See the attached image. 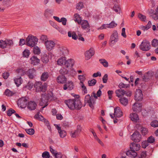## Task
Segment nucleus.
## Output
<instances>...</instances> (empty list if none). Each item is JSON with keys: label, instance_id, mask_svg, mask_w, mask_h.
Wrapping results in <instances>:
<instances>
[{"label": "nucleus", "instance_id": "obj_1", "mask_svg": "<svg viewBox=\"0 0 158 158\" xmlns=\"http://www.w3.org/2000/svg\"><path fill=\"white\" fill-rule=\"evenodd\" d=\"M74 98L65 100V103L68 107L71 110H79L82 107V104L80 100V97L78 95H75Z\"/></svg>", "mask_w": 158, "mask_h": 158}, {"label": "nucleus", "instance_id": "obj_2", "mask_svg": "<svg viewBox=\"0 0 158 158\" xmlns=\"http://www.w3.org/2000/svg\"><path fill=\"white\" fill-rule=\"evenodd\" d=\"M38 39L35 36L31 35H29L26 39V44L28 46L33 47L36 44Z\"/></svg>", "mask_w": 158, "mask_h": 158}, {"label": "nucleus", "instance_id": "obj_3", "mask_svg": "<svg viewBox=\"0 0 158 158\" xmlns=\"http://www.w3.org/2000/svg\"><path fill=\"white\" fill-rule=\"evenodd\" d=\"M84 106H85L86 103L88 104L89 106L93 109L94 107V105L95 104V100L92 96H90L89 94L86 95L84 99Z\"/></svg>", "mask_w": 158, "mask_h": 158}, {"label": "nucleus", "instance_id": "obj_4", "mask_svg": "<svg viewBox=\"0 0 158 158\" xmlns=\"http://www.w3.org/2000/svg\"><path fill=\"white\" fill-rule=\"evenodd\" d=\"M47 84L45 83L43 85H42L41 82H37L34 84V87L36 91L38 92L42 91L44 92L46 90Z\"/></svg>", "mask_w": 158, "mask_h": 158}, {"label": "nucleus", "instance_id": "obj_5", "mask_svg": "<svg viewBox=\"0 0 158 158\" xmlns=\"http://www.w3.org/2000/svg\"><path fill=\"white\" fill-rule=\"evenodd\" d=\"M151 47L149 41L147 40H144L141 44L139 48L143 51H147L150 49Z\"/></svg>", "mask_w": 158, "mask_h": 158}, {"label": "nucleus", "instance_id": "obj_6", "mask_svg": "<svg viewBox=\"0 0 158 158\" xmlns=\"http://www.w3.org/2000/svg\"><path fill=\"white\" fill-rule=\"evenodd\" d=\"M27 100L25 97H22L19 98L17 102L18 106L22 108L26 107Z\"/></svg>", "mask_w": 158, "mask_h": 158}, {"label": "nucleus", "instance_id": "obj_7", "mask_svg": "<svg viewBox=\"0 0 158 158\" xmlns=\"http://www.w3.org/2000/svg\"><path fill=\"white\" fill-rule=\"evenodd\" d=\"M141 135L137 131H135L131 135V139L135 142H139L141 140Z\"/></svg>", "mask_w": 158, "mask_h": 158}, {"label": "nucleus", "instance_id": "obj_8", "mask_svg": "<svg viewBox=\"0 0 158 158\" xmlns=\"http://www.w3.org/2000/svg\"><path fill=\"white\" fill-rule=\"evenodd\" d=\"M82 131V127L80 125H78L77 129L73 132H71V136L72 138H76L79 136Z\"/></svg>", "mask_w": 158, "mask_h": 158}, {"label": "nucleus", "instance_id": "obj_9", "mask_svg": "<svg viewBox=\"0 0 158 158\" xmlns=\"http://www.w3.org/2000/svg\"><path fill=\"white\" fill-rule=\"evenodd\" d=\"M118 32L114 30L110 36V42L112 44H114L118 41Z\"/></svg>", "mask_w": 158, "mask_h": 158}, {"label": "nucleus", "instance_id": "obj_10", "mask_svg": "<svg viewBox=\"0 0 158 158\" xmlns=\"http://www.w3.org/2000/svg\"><path fill=\"white\" fill-rule=\"evenodd\" d=\"M48 97L46 95H43L40 100V104L42 106H43V108L46 106L48 105Z\"/></svg>", "mask_w": 158, "mask_h": 158}, {"label": "nucleus", "instance_id": "obj_11", "mask_svg": "<svg viewBox=\"0 0 158 158\" xmlns=\"http://www.w3.org/2000/svg\"><path fill=\"white\" fill-rule=\"evenodd\" d=\"M154 75V72L152 71H149L145 73L143 77V80L145 81H148L151 79Z\"/></svg>", "mask_w": 158, "mask_h": 158}, {"label": "nucleus", "instance_id": "obj_12", "mask_svg": "<svg viewBox=\"0 0 158 158\" xmlns=\"http://www.w3.org/2000/svg\"><path fill=\"white\" fill-rule=\"evenodd\" d=\"M143 96L142 91L140 89L136 90L135 95V99L136 101H141L143 98Z\"/></svg>", "mask_w": 158, "mask_h": 158}, {"label": "nucleus", "instance_id": "obj_13", "mask_svg": "<svg viewBox=\"0 0 158 158\" xmlns=\"http://www.w3.org/2000/svg\"><path fill=\"white\" fill-rule=\"evenodd\" d=\"M46 48L48 51L51 50L55 45V43L52 40H47L45 42Z\"/></svg>", "mask_w": 158, "mask_h": 158}, {"label": "nucleus", "instance_id": "obj_14", "mask_svg": "<svg viewBox=\"0 0 158 158\" xmlns=\"http://www.w3.org/2000/svg\"><path fill=\"white\" fill-rule=\"evenodd\" d=\"M142 104L139 102H135L133 105L132 109L134 112H139L142 110Z\"/></svg>", "mask_w": 158, "mask_h": 158}, {"label": "nucleus", "instance_id": "obj_15", "mask_svg": "<svg viewBox=\"0 0 158 158\" xmlns=\"http://www.w3.org/2000/svg\"><path fill=\"white\" fill-rule=\"evenodd\" d=\"M94 52L93 48H90L85 54V59L87 60L89 59L94 55Z\"/></svg>", "mask_w": 158, "mask_h": 158}, {"label": "nucleus", "instance_id": "obj_16", "mask_svg": "<svg viewBox=\"0 0 158 158\" xmlns=\"http://www.w3.org/2000/svg\"><path fill=\"white\" fill-rule=\"evenodd\" d=\"M81 27L83 30L87 29L90 30V26L88 22L86 20H82L80 24Z\"/></svg>", "mask_w": 158, "mask_h": 158}, {"label": "nucleus", "instance_id": "obj_17", "mask_svg": "<svg viewBox=\"0 0 158 158\" xmlns=\"http://www.w3.org/2000/svg\"><path fill=\"white\" fill-rule=\"evenodd\" d=\"M74 88V85L73 82L71 81H69L66 84H65L63 86V89L64 90L68 89L69 90H71Z\"/></svg>", "mask_w": 158, "mask_h": 158}, {"label": "nucleus", "instance_id": "obj_18", "mask_svg": "<svg viewBox=\"0 0 158 158\" xmlns=\"http://www.w3.org/2000/svg\"><path fill=\"white\" fill-rule=\"evenodd\" d=\"M37 106V104L34 101H30L28 102L27 107L28 109L30 110H35Z\"/></svg>", "mask_w": 158, "mask_h": 158}, {"label": "nucleus", "instance_id": "obj_19", "mask_svg": "<svg viewBox=\"0 0 158 158\" xmlns=\"http://www.w3.org/2000/svg\"><path fill=\"white\" fill-rule=\"evenodd\" d=\"M114 116L118 118L120 117L123 115L122 112L119 107H117L114 109Z\"/></svg>", "mask_w": 158, "mask_h": 158}, {"label": "nucleus", "instance_id": "obj_20", "mask_svg": "<svg viewBox=\"0 0 158 158\" xmlns=\"http://www.w3.org/2000/svg\"><path fill=\"white\" fill-rule=\"evenodd\" d=\"M150 16L155 20L158 19V13L156 11L153 9H151L149 12Z\"/></svg>", "mask_w": 158, "mask_h": 158}, {"label": "nucleus", "instance_id": "obj_21", "mask_svg": "<svg viewBox=\"0 0 158 158\" xmlns=\"http://www.w3.org/2000/svg\"><path fill=\"white\" fill-rule=\"evenodd\" d=\"M57 126L56 128L58 131V132L59 134L60 137L64 138L66 136L67 133L64 130H62L61 127H59L58 125H56Z\"/></svg>", "mask_w": 158, "mask_h": 158}, {"label": "nucleus", "instance_id": "obj_22", "mask_svg": "<svg viewBox=\"0 0 158 158\" xmlns=\"http://www.w3.org/2000/svg\"><path fill=\"white\" fill-rule=\"evenodd\" d=\"M67 81V78L64 75H61L59 76L57 78V82L60 83H65Z\"/></svg>", "mask_w": 158, "mask_h": 158}, {"label": "nucleus", "instance_id": "obj_23", "mask_svg": "<svg viewBox=\"0 0 158 158\" xmlns=\"http://www.w3.org/2000/svg\"><path fill=\"white\" fill-rule=\"evenodd\" d=\"M74 64V60L73 59H69L67 60H66L65 62L64 65L67 68H71Z\"/></svg>", "mask_w": 158, "mask_h": 158}, {"label": "nucleus", "instance_id": "obj_24", "mask_svg": "<svg viewBox=\"0 0 158 158\" xmlns=\"http://www.w3.org/2000/svg\"><path fill=\"white\" fill-rule=\"evenodd\" d=\"M140 146L138 143H131L130 145V148L131 149L135 150V151L139 150L140 148Z\"/></svg>", "mask_w": 158, "mask_h": 158}, {"label": "nucleus", "instance_id": "obj_25", "mask_svg": "<svg viewBox=\"0 0 158 158\" xmlns=\"http://www.w3.org/2000/svg\"><path fill=\"white\" fill-rule=\"evenodd\" d=\"M135 150L131 149L127 151L126 154L130 157L135 158L137 156V153L135 152Z\"/></svg>", "mask_w": 158, "mask_h": 158}, {"label": "nucleus", "instance_id": "obj_26", "mask_svg": "<svg viewBox=\"0 0 158 158\" xmlns=\"http://www.w3.org/2000/svg\"><path fill=\"white\" fill-rule=\"evenodd\" d=\"M14 81L15 84L17 87L19 86L22 83L23 81V80L21 76L15 78Z\"/></svg>", "mask_w": 158, "mask_h": 158}, {"label": "nucleus", "instance_id": "obj_27", "mask_svg": "<svg viewBox=\"0 0 158 158\" xmlns=\"http://www.w3.org/2000/svg\"><path fill=\"white\" fill-rule=\"evenodd\" d=\"M130 118L131 120L135 122H137L139 119L138 115L135 113L130 114Z\"/></svg>", "mask_w": 158, "mask_h": 158}, {"label": "nucleus", "instance_id": "obj_28", "mask_svg": "<svg viewBox=\"0 0 158 158\" xmlns=\"http://www.w3.org/2000/svg\"><path fill=\"white\" fill-rule=\"evenodd\" d=\"M31 63L33 65H36L40 62V60L36 56H32L31 58Z\"/></svg>", "mask_w": 158, "mask_h": 158}, {"label": "nucleus", "instance_id": "obj_29", "mask_svg": "<svg viewBox=\"0 0 158 158\" xmlns=\"http://www.w3.org/2000/svg\"><path fill=\"white\" fill-rule=\"evenodd\" d=\"M115 93L116 94V96L120 98L121 96H123L125 93V91L123 89H119L115 91Z\"/></svg>", "mask_w": 158, "mask_h": 158}, {"label": "nucleus", "instance_id": "obj_30", "mask_svg": "<svg viewBox=\"0 0 158 158\" xmlns=\"http://www.w3.org/2000/svg\"><path fill=\"white\" fill-rule=\"evenodd\" d=\"M49 76V74L48 72H44L41 75V80L43 81H45L48 79Z\"/></svg>", "mask_w": 158, "mask_h": 158}, {"label": "nucleus", "instance_id": "obj_31", "mask_svg": "<svg viewBox=\"0 0 158 158\" xmlns=\"http://www.w3.org/2000/svg\"><path fill=\"white\" fill-rule=\"evenodd\" d=\"M66 58L65 57H61L59 58L57 61V64H58L63 66L64 65L65 62Z\"/></svg>", "mask_w": 158, "mask_h": 158}, {"label": "nucleus", "instance_id": "obj_32", "mask_svg": "<svg viewBox=\"0 0 158 158\" xmlns=\"http://www.w3.org/2000/svg\"><path fill=\"white\" fill-rule=\"evenodd\" d=\"M49 56L46 54H44L42 56L41 58V60L44 63H47L48 61Z\"/></svg>", "mask_w": 158, "mask_h": 158}, {"label": "nucleus", "instance_id": "obj_33", "mask_svg": "<svg viewBox=\"0 0 158 158\" xmlns=\"http://www.w3.org/2000/svg\"><path fill=\"white\" fill-rule=\"evenodd\" d=\"M34 118L36 119L41 121H43L44 118L41 115H40V112H38L35 115Z\"/></svg>", "mask_w": 158, "mask_h": 158}, {"label": "nucleus", "instance_id": "obj_34", "mask_svg": "<svg viewBox=\"0 0 158 158\" xmlns=\"http://www.w3.org/2000/svg\"><path fill=\"white\" fill-rule=\"evenodd\" d=\"M35 71L31 69H29L27 72V73L30 79H33L34 77V73Z\"/></svg>", "mask_w": 158, "mask_h": 158}, {"label": "nucleus", "instance_id": "obj_35", "mask_svg": "<svg viewBox=\"0 0 158 158\" xmlns=\"http://www.w3.org/2000/svg\"><path fill=\"white\" fill-rule=\"evenodd\" d=\"M15 94V93L10 90L8 89H6L4 92V94L8 97H11Z\"/></svg>", "mask_w": 158, "mask_h": 158}, {"label": "nucleus", "instance_id": "obj_36", "mask_svg": "<svg viewBox=\"0 0 158 158\" xmlns=\"http://www.w3.org/2000/svg\"><path fill=\"white\" fill-rule=\"evenodd\" d=\"M68 36L69 37H72V38L74 40H76L78 39V35H77L75 32H73L72 33L71 31H69Z\"/></svg>", "mask_w": 158, "mask_h": 158}, {"label": "nucleus", "instance_id": "obj_37", "mask_svg": "<svg viewBox=\"0 0 158 158\" xmlns=\"http://www.w3.org/2000/svg\"><path fill=\"white\" fill-rule=\"evenodd\" d=\"M74 17L75 18V21L77 22L78 24H80L82 20H81L80 15L76 13L74 14Z\"/></svg>", "mask_w": 158, "mask_h": 158}, {"label": "nucleus", "instance_id": "obj_38", "mask_svg": "<svg viewBox=\"0 0 158 158\" xmlns=\"http://www.w3.org/2000/svg\"><path fill=\"white\" fill-rule=\"evenodd\" d=\"M16 72L20 76H23L26 74L25 71L22 69H18Z\"/></svg>", "mask_w": 158, "mask_h": 158}, {"label": "nucleus", "instance_id": "obj_39", "mask_svg": "<svg viewBox=\"0 0 158 158\" xmlns=\"http://www.w3.org/2000/svg\"><path fill=\"white\" fill-rule=\"evenodd\" d=\"M102 89V88L101 87H99V89L98 90L96 94L95 92H93L92 94L93 95V96L95 99H97L98 97H100L101 96L102 94V92L101 89Z\"/></svg>", "mask_w": 158, "mask_h": 158}, {"label": "nucleus", "instance_id": "obj_40", "mask_svg": "<svg viewBox=\"0 0 158 158\" xmlns=\"http://www.w3.org/2000/svg\"><path fill=\"white\" fill-rule=\"evenodd\" d=\"M119 100L121 103L124 106H126L128 104V99L125 97L120 98Z\"/></svg>", "mask_w": 158, "mask_h": 158}, {"label": "nucleus", "instance_id": "obj_41", "mask_svg": "<svg viewBox=\"0 0 158 158\" xmlns=\"http://www.w3.org/2000/svg\"><path fill=\"white\" fill-rule=\"evenodd\" d=\"M99 61L101 64L105 67H107L108 66V62L105 59H99Z\"/></svg>", "mask_w": 158, "mask_h": 158}, {"label": "nucleus", "instance_id": "obj_42", "mask_svg": "<svg viewBox=\"0 0 158 158\" xmlns=\"http://www.w3.org/2000/svg\"><path fill=\"white\" fill-rule=\"evenodd\" d=\"M59 49L60 51L62 52L63 55H64L68 54V51L66 48L61 47H60Z\"/></svg>", "mask_w": 158, "mask_h": 158}, {"label": "nucleus", "instance_id": "obj_43", "mask_svg": "<svg viewBox=\"0 0 158 158\" xmlns=\"http://www.w3.org/2000/svg\"><path fill=\"white\" fill-rule=\"evenodd\" d=\"M6 47V40H0V48H4Z\"/></svg>", "mask_w": 158, "mask_h": 158}, {"label": "nucleus", "instance_id": "obj_44", "mask_svg": "<svg viewBox=\"0 0 158 158\" xmlns=\"http://www.w3.org/2000/svg\"><path fill=\"white\" fill-rule=\"evenodd\" d=\"M60 73L61 74V75H63L67 74L69 72V71L66 69L64 68L61 69L59 71Z\"/></svg>", "mask_w": 158, "mask_h": 158}, {"label": "nucleus", "instance_id": "obj_45", "mask_svg": "<svg viewBox=\"0 0 158 158\" xmlns=\"http://www.w3.org/2000/svg\"><path fill=\"white\" fill-rule=\"evenodd\" d=\"M97 81L95 79H92L91 80L88 81V83L89 86H93L96 83Z\"/></svg>", "mask_w": 158, "mask_h": 158}, {"label": "nucleus", "instance_id": "obj_46", "mask_svg": "<svg viewBox=\"0 0 158 158\" xmlns=\"http://www.w3.org/2000/svg\"><path fill=\"white\" fill-rule=\"evenodd\" d=\"M113 10L117 13H119L120 12L121 9L120 6L118 5H115L113 7Z\"/></svg>", "mask_w": 158, "mask_h": 158}, {"label": "nucleus", "instance_id": "obj_47", "mask_svg": "<svg viewBox=\"0 0 158 158\" xmlns=\"http://www.w3.org/2000/svg\"><path fill=\"white\" fill-rule=\"evenodd\" d=\"M25 131L27 134L30 135H33L35 133V130L32 128L26 129Z\"/></svg>", "mask_w": 158, "mask_h": 158}, {"label": "nucleus", "instance_id": "obj_48", "mask_svg": "<svg viewBox=\"0 0 158 158\" xmlns=\"http://www.w3.org/2000/svg\"><path fill=\"white\" fill-rule=\"evenodd\" d=\"M152 47H156L158 46V40L156 39H154L152 41Z\"/></svg>", "mask_w": 158, "mask_h": 158}, {"label": "nucleus", "instance_id": "obj_49", "mask_svg": "<svg viewBox=\"0 0 158 158\" xmlns=\"http://www.w3.org/2000/svg\"><path fill=\"white\" fill-rule=\"evenodd\" d=\"M33 51L34 54H35L38 55L40 52V49L37 46L34 47L33 48Z\"/></svg>", "mask_w": 158, "mask_h": 158}, {"label": "nucleus", "instance_id": "obj_50", "mask_svg": "<svg viewBox=\"0 0 158 158\" xmlns=\"http://www.w3.org/2000/svg\"><path fill=\"white\" fill-rule=\"evenodd\" d=\"M83 3L82 2H79L77 4L76 8L78 10H80L83 7Z\"/></svg>", "mask_w": 158, "mask_h": 158}, {"label": "nucleus", "instance_id": "obj_51", "mask_svg": "<svg viewBox=\"0 0 158 158\" xmlns=\"http://www.w3.org/2000/svg\"><path fill=\"white\" fill-rule=\"evenodd\" d=\"M34 85V84L31 82L30 81L26 85L25 87L28 89H30L32 88Z\"/></svg>", "mask_w": 158, "mask_h": 158}, {"label": "nucleus", "instance_id": "obj_52", "mask_svg": "<svg viewBox=\"0 0 158 158\" xmlns=\"http://www.w3.org/2000/svg\"><path fill=\"white\" fill-rule=\"evenodd\" d=\"M149 143H153L154 142L155 139L152 136H150L148 138L147 140Z\"/></svg>", "mask_w": 158, "mask_h": 158}, {"label": "nucleus", "instance_id": "obj_53", "mask_svg": "<svg viewBox=\"0 0 158 158\" xmlns=\"http://www.w3.org/2000/svg\"><path fill=\"white\" fill-rule=\"evenodd\" d=\"M109 26V28H113L116 27L117 24L115 23L114 21H112L109 24H108Z\"/></svg>", "mask_w": 158, "mask_h": 158}, {"label": "nucleus", "instance_id": "obj_54", "mask_svg": "<svg viewBox=\"0 0 158 158\" xmlns=\"http://www.w3.org/2000/svg\"><path fill=\"white\" fill-rule=\"evenodd\" d=\"M42 156L43 158H49L50 156L49 153L47 151L44 152Z\"/></svg>", "mask_w": 158, "mask_h": 158}, {"label": "nucleus", "instance_id": "obj_55", "mask_svg": "<svg viewBox=\"0 0 158 158\" xmlns=\"http://www.w3.org/2000/svg\"><path fill=\"white\" fill-rule=\"evenodd\" d=\"M141 132L142 134L143 135H146L148 133L147 129L143 127L141 128Z\"/></svg>", "mask_w": 158, "mask_h": 158}, {"label": "nucleus", "instance_id": "obj_56", "mask_svg": "<svg viewBox=\"0 0 158 158\" xmlns=\"http://www.w3.org/2000/svg\"><path fill=\"white\" fill-rule=\"evenodd\" d=\"M52 10L49 9H46L44 12V15L46 16H48L49 14H52Z\"/></svg>", "mask_w": 158, "mask_h": 158}, {"label": "nucleus", "instance_id": "obj_57", "mask_svg": "<svg viewBox=\"0 0 158 158\" xmlns=\"http://www.w3.org/2000/svg\"><path fill=\"white\" fill-rule=\"evenodd\" d=\"M150 125L152 127H158V121L154 120L151 123Z\"/></svg>", "mask_w": 158, "mask_h": 158}, {"label": "nucleus", "instance_id": "obj_58", "mask_svg": "<svg viewBox=\"0 0 158 158\" xmlns=\"http://www.w3.org/2000/svg\"><path fill=\"white\" fill-rule=\"evenodd\" d=\"M138 17L141 20L145 22L146 19V16L141 14H139Z\"/></svg>", "mask_w": 158, "mask_h": 158}, {"label": "nucleus", "instance_id": "obj_59", "mask_svg": "<svg viewBox=\"0 0 158 158\" xmlns=\"http://www.w3.org/2000/svg\"><path fill=\"white\" fill-rule=\"evenodd\" d=\"M15 111L12 108L10 109L7 112V115L8 116H10L12 114L15 113Z\"/></svg>", "mask_w": 158, "mask_h": 158}, {"label": "nucleus", "instance_id": "obj_60", "mask_svg": "<svg viewBox=\"0 0 158 158\" xmlns=\"http://www.w3.org/2000/svg\"><path fill=\"white\" fill-rule=\"evenodd\" d=\"M6 46L8 45L10 46L13 45V43L12 40L10 39H6Z\"/></svg>", "mask_w": 158, "mask_h": 158}, {"label": "nucleus", "instance_id": "obj_61", "mask_svg": "<svg viewBox=\"0 0 158 158\" xmlns=\"http://www.w3.org/2000/svg\"><path fill=\"white\" fill-rule=\"evenodd\" d=\"M148 145L149 143L147 140L143 141L142 143L141 146L143 148H145Z\"/></svg>", "mask_w": 158, "mask_h": 158}, {"label": "nucleus", "instance_id": "obj_62", "mask_svg": "<svg viewBox=\"0 0 158 158\" xmlns=\"http://www.w3.org/2000/svg\"><path fill=\"white\" fill-rule=\"evenodd\" d=\"M80 83H81V86L82 88L83 91H84V94L87 93V90L86 87L85 86L83 82L81 81Z\"/></svg>", "mask_w": 158, "mask_h": 158}, {"label": "nucleus", "instance_id": "obj_63", "mask_svg": "<svg viewBox=\"0 0 158 158\" xmlns=\"http://www.w3.org/2000/svg\"><path fill=\"white\" fill-rule=\"evenodd\" d=\"M108 76L107 74H105L103 76L102 78V81L103 83H107L108 79Z\"/></svg>", "mask_w": 158, "mask_h": 158}, {"label": "nucleus", "instance_id": "obj_64", "mask_svg": "<svg viewBox=\"0 0 158 158\" xmlns=\"http://www.w3.org/2000/svg\"><path fill=\"white\" fill-rule=\"evenodd\" d=\"M109 28V26L108 24H103L101 27L98 28V29H103Z\"/></svg>", "mask_w": 158, "mask_h": 158}]
</instances>
